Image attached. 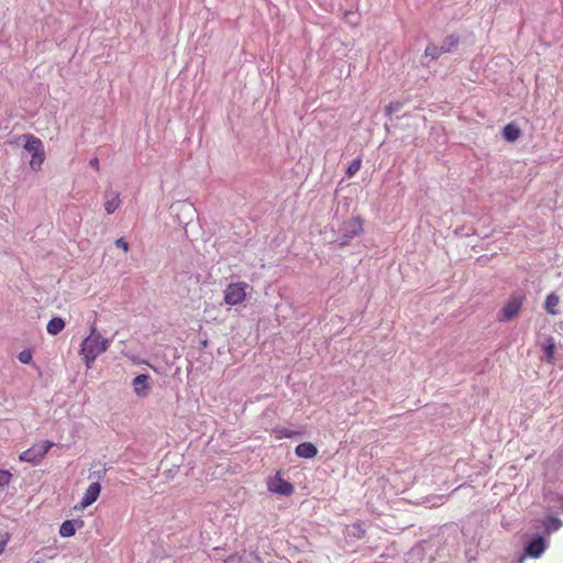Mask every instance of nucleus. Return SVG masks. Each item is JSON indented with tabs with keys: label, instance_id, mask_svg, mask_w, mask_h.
<instances>
[{
	"label": "nucleus",
	"instance_id": "nucleus-4",
	"mask_svg": "<svg viewBox=\"0 0 563 563\" xmlns=\"http://www.w3.org/2000/svg\"><path fill=\"white\" fill-rule=\"evenodd\" d=\"M525 296L514 294L500 310L499 321H510L519 313Z\"/></svg>",
	"mask_w": 563,
	"mask_h": 563
},
{
	"label": "nucleus",
	"instance_id": "nucleus-17",
	"mask_svg": "<svg viewBox=\"0 0 563 563\" xmlns=\"http://www.w3.org/2000/svg\"><path fill=\"white\" fill-rule=\"evenodd\" d=\"M559 302L560 297L555 292L549 294L544 301V310L552 316H556L558 310L555 308L559 305Z\"/></svg>",
	"mask_w": 563,
	"mask_h": 563
},
{
	"label": "nucleus",
	"instance_id": "nucleus-12",
	"mask_svg": "<svg viewBox=\"0 0 563 563\" xmlns=\"http://www.w3.org/2000/svg\"><path fill=\"white\" fill-rule=\"evenodd\" d=\"M76 527H84L82 520H66L59 528V534L63 538H70L76 533Z\"/></svg>",
	"mask_w": 563,
	"mask_h": 563
},
{
	"label": "nucleus",
	"instance_id": "nucleus-32",
	"mask_svg": "<svg viewBox=\"0 0 563 563\" xmlns=\"http://www.w3.org/2000/svg\"><path fill=\"white\" fill-rule=\"evenodd\" d=\"M89 165L95 168V169H99V159L97 157H93L90 159L89 162Z\"/></svg>",
	"mask_w": 563,
	"mask_h": 563
},
{
	"label": "nucleus",
	"instance_id": "nucleus-2",
	"mask_svg": "<svg viewBox=\"0 0 563 563\" xmlns=\"http://www.w3.org/2000/svg\"><path fill=\"white\" fill-rule=\"evenodd\" d=\"M363 232V220L361 217H354L347 221H344L339 229V234L334 242L343 247L349 245L351 240L355 236H360Z\"/></svg>",
	"mask_w": 563,
	"mask_h": 563
},
{
	"label": "nucleus",
	"instance_id": "nucleus-22",
	"mask_svg": "<svg viewBox=\"0 0 563 563\" xmlns=\"http://www.w3.org/2000/svg\"><path fill=\"white\" fill-rule=\"evenodd\" d=\"M362 161L360 157L353 159L351 164L347 166L345 170V175L351 178L353 177L361 168Z\"/></svg>",
	"mask_w": 563,
	"mask_h": 563
},
{
	"label": "nucleus",
	"instance_id": "nucleus-14",
	"mask_svg": "<svg viewBox=\"0 0 563 563\" xmlns=\"http://www.w3.org/2000/svg\"><path fill=\"white\" fill-rule=\"evenodd\" d=\"M501 134H503L504 140H506L507 142L512 143V142L517 141L520 137L521 130L518 126V124H516L514 122H510V123L505 125V128L503 129Z\"/></svg>",
	"mask_w": 563,
	"mask_h": 563
},
{
	"label": "nucleus",
	"instance_id": "nucleus-16",
	"mask_svg": "<svg viewBox=\"0 0 563 563\" xmlns=\"http://www.w3.org/2000/svg\"><path fill=\"white\" fill-rule=\"evenodd\" d=\"M65 328V321L60 317H53L46 327L47 332L51 335L59 334Z\"/></svg>",
	"mask_w": 563,
	"mask_h": 563
},
{
	"label": "nucleus",
	"instance_id": "nucleus-30",
	"mask_svg": "<svg viewBox=\"0 0 563 563\" xmlns=\"http://www.w3.org/2000/svg\"><path fill=\"white\" fill-rule=\"evenodd\" d=\"M9 540H10L9 536H7V537H4V538L0 539V554H2V553H3V551H4V549H5V547H7L8 542H9Z\"/></svg>",
	"mask_w": 563,
	"mask_h": 563
},
{
	"label": "nucleus",
	"instance_id": "nucleus-28",
	"mask_svg": "<svg viewBox=\"0 0 563 563\" xmlns=\"http://www.w3.org/2000/svg\"><path fill=\"white\" fill-rule=\"evenodd\" d=\"M562 456H563V451H556L551 455V457L548 460V462L552 463V464L560 463Z\"/></svg>",
	"mask_w": 563,
	"mask_h": 563
},
{
	"label": "nucleus",
	"instance_id": "nucleus-13",
	"mask_svg": "<svg viewBox=\"0 0 563 563\" xmlns=\"http://www.w3.org/2000/svg\"><path fill=\"white\" fill-rule=\"evenodd\" d=\"M24 137H25L24 150L29 154H31V156H33L35 153H37L44 148L43 142L38 137H36L32 134H25Z\"/></svg>",
	"mask_w": 563,
	"mask_h": 563
},
{
	"label": "nucleus",
	"instance_id": "nucleus-11",
	"mask_svg": "<svg viewBox=\"0 0 563 563\" xmlns=\"http://www.w3.org/2000/svg\"><path fill=\"white\" fill-rule=\"evenodd\" d=\"M104 209L108 214H111L120 205V194L108 189L104 192Z\"/></svg>",
	"mask_w": 563,
	"mask_h": 563
},
{
	"label": "nucleus",
	"instance_id": "nucleus-33",
	"mask_svg": "<svg viewBox=\"0 0 563 563\" xmlns=\"http://www.w3.org/2000/svg\"><path fill=\"white\" fill-rule=\"evenodd\" d=\"M184 207H186L189 211L192 210V207L190 205H184Z\"/></svg>",
	"mask_w": 563,
	"mask_h": 563
},
{
	"label": "nucleus",
	"instance_id": "nucleus-1",
	"mask_svg": "<svg viewBox=\"0 0 563 563\" xmlns=\"http://www.w3.org/2000/svg\"><path fill=\"white\" fill-rule=\"evenodd\" d=\"M109 340L103 339L95 328L91 329V333L81 343V353L86 364L89 366L90 363L95 362L96 357L107 351Z\"/></svg>",
	"mask_w": 563,
	"mask_h": 563
},
{
	"label": "nucleus",
	"instance_id": "nucleus-8",
	"mask_svg": "<svg viewBox=\"0 0 563 563\" xmlns=\"http://www.w3.org/2000/svg\"><path fill=\"white\" fill-rule=\"evenodd\" d=\"M545 550V542L542 537L533 538L526 545L525 553L531 558H539Z\"/></svg>",
	"mask_w": 563,
	"mask_h": 563
},
{
	"label": "nucleus",
	"instance_id": "nucleus-15",
	"mask_svg": "<svg viewBox=\"0 0 563 563\" xmlns=\"http://www.w3.org/2000/svg\"><path fill=\"white\" fill-rule=\"evenodd\" d=\"M459 44L460 36L455 34H450L443 40L440 49H442L444 54L452 53L457 47Z\"/></svg>",
	"mask_w": 563,
	"mask_h": 563
},
{
	"label": "nucleus",
	"instance_id": "nucleus-7",
	"mask_svg": "<svg viewBox=\"0 0 563 563\" xmlns=\"http://www.w3.org/2000/svg\"><path fill=\"white\" fill-rule=\"evenodd\" d=\"M267 488L269 493H292L294 490L292 484L283 479L279 473L268 478Z\"/></svg>",
	"mask_w": 563,
	"mask_h": 563
},
{
	"label": "nucleus",
	"instance_id": "nucleus-9",
	"mask_svg": "<svg viewBox=\"0 0 563 563\" xmlns=\"http://www.w3.org/2000/svg\"><path fill=\"white\" fill-rule=\"evenodd\" d=\"M541 347L544 353V361L549 364H553L556 347L554 339L550 335L544 336Z\"/></svg>",
	"mask_w": 563,
	"mask_h": 563
},
{
	"label": "nucleus",
	"instance_id": "nucleus-18",
	"mask_svg": "<svg viewBox=\"0 0 563 563\" xmlns=\"http://www.w3.org/2000/svg\"><path fill=\"white\" fill-rule=\"evenodd\" d=\"M561 527H562V521L556 517H548L543 521V528L548 534L553 531L559 530Z\"/></svg>",
	"mask_w": 563,
	"mask_h": 563
},
{
	"label": "nucleus",
	"instance_id": "nucleus-23",
	"mask_svg": "<svg viewBox=\"0 0 563 563\" xmlns=\"http://www.w3.org/2000/svg\"><path fill=\"white\" fill-rule=\"evenodd\" d=\"M402 108V103L400 101L390 102L385 107V114L390 117L394 112L400 111Z\"/></svg>",
	"mask_w": 563,
	"mask_h": 563
},
{
	"label": "nucleus",
	"instance_id": "nucleus-25",
	"mask_svg": "<svg viewBox=\"0 0 563 563\" xmlns=\"http://www.w3.org/2000/svg\"><path fill=\"white\" fill-rule=\"evenodd\" d=\"M12 475L7 470H0V488L4 487L11 479Z\"/></svg>",
	"mask_w": 563,
	"mask_h": 563
},
{
	"label": "nucleus",
	"instance_id": "nucleus-20",
	"mask_svg": "<svg viewBox=\"0 0 563 563\" xmlns=\"http://www.w3.org/2000/svg\"><path fill=\"white\" fill-rule=\"evenodd\" d=\"M441 54H444L440 46L430 43L424 49V57H430V59H437Z\"/></svg>",
	"mask_w": 563,
	"mask_h": 563
},
{
	"label": "nucleus",
	"instance_id": "nucleus-3",
	"mask_svg": "<svg viewBox=\"0 0 563 563\" xmlns=\"http://www.w3.org/2000/svg\"><path fill=\"white\" fill-rule=\"evenodd\" d=\"M53 445L54 443L52 441H41L40 443H36L32 448L22 452L20 460L23 462H30L32 464H37Z\"/></svg>",
	"mask_w": 563,
	"mask_h": 563
},
{
	"label": "nucleus",
	"instance_id": "nucleus-31",
	"mask_svg": "<svg viewBox=\"0 0 563 563\" xmlns=\"http://www.w3.org/2000/svg\"><path fill=\"white\" fill-rule=\"evenodd\" d=\"M104 473H106V468L103 466L102 467L100 466V468L95 470L89 477L91 478L93 475H96L97 478H100L101 474H104Z\"/></svg>",
	"mask_w": 563,
	"mask_h": 563
},
{
	"label": "nucleus",
	"instance_id": "nucleus-24",
	"mask_svg": "<svg viewBox=\"0 0 563 563\" xmlns=\"http://www.w3.org/2000/svg\"><path fill=\"white\" fill-rule=\"evenodd\" d=\"M18 360L23 364H29L32 361V352L30 350H23L19 353Z\"/></svg>",
	"mask_w": 563,
	"mask_h": 563
},
{
	"label": "nucleus",
	"instance_id": "nucleus-19",
	"mask_svg": "<svg viewBox=\"0 0 563 563\" xmlns=\"http://www.w3.org/2000/svg\"><path fill=\"white\" fill-rule=\"evenodd\" d=\"M45 159L44 148L35 153L30 161V166L33 170H38Z\"/></svg>",
	"mask_w": 563,
	"mask_h": 563
},
{
	"label": "nucleus",
	"instance_id": "nucleus-10",
	"mask_svg": "<svg viewBox=\"0 0 563 563\" xmlns=\"http://www.w3.org/2000/svg\"><path fill=\"white\" fill-rule=\"evenodd\" d=\"M295 453L302 459H313L318 454V449L311 442H302L296 446Z\"/></svg>",
	"mask_w": 563,
	"mask_h": 563
},
{
	"label": "nucleus",
	"instance_id": "nucleus-26",
	"mask_svg": "<svg viewBox=\"0 0 563 563\" xmlns=\"http://www.w3.org/2000/svg\"><path fill=\"white\" fill-rule=\"evenodd\" d=\"M101 484L100 482L97 479L95 482H92L88 488L86 489V493H100L101 492Z\"/></svg>",
	"mask_w": 563,
	"mask_h": 563
},
{
	"label": "nucleus",
	"instance_id": "nucleus-27",
	"mask_svg": "<svg viewBox=\"0 0 563 563\" xmlns=\"http://www.w3.org/2000/svg\"><path fill=\"white\" fill-rule=\"evenodd\" d=\"M114 243L117 247L122 249L124 252L129 251V243L123 238L117 239Z\"/></svg>",
	"mask_w": 563,
	"mask_h": 563
},
{
	"label": "nucleus",
	"instance_id": "nucleus-6",
	"mask_svg": "<svg viewBox=\"0 0 563 563\" xmlns=\"http://www.w3.org/2000/svg\"><path fill=\"white\" fill-rule=\"evenodd\" d=\"M151 376L148 374H139L132 382L133 390L140 398H145L151 391Z\"/></svg>",
	"mask_w": 563,
	"mask_h": 563
},
{
	"label": "nucleus",
	"instance_id": "nucleus-29",
	"mask_svg": "<svg viewBox=\"0 0 563 563\" xmlns=\"http://www.w3.org/2000/svg\"><path fill=\"white\" fill-rule=\"evenodd\" d=\"M278 432L280 433L278 438H291L294 434H296V432L289 431L287 429H282Z\"/></svg>",
	"mask_w": 563,
	"mask_h": 563
},
{
	"label": "nucleus",
	"instance_id": "nucleus-21",
	"mask_svg": "<svg viewBox=\"0 0 563 563\" xmlns=\"http://www.w3.org/2000/svg\"><path fill=\"white\" fill-rule=\"evenodd\" d=\"M99 495H86L82 501L79 505L74 506L75 511H81L88 506L92 505Z\"/></svg>",
	"mask_w": 563,
	"mask_h": 563
},
{
	"label": "nucleus",
	"instance_id": "nucleus-5",
	"mask_svg": "<svg viewBox=\"0 0 563 563\" xmlns=\"http://www.w3.org/2000/svg\"><path fill=\"white\" fill-rule=\"evenodd\" d=\"M247 285L244 283H232L224 290V301L230 306L241 303L246 297Z\"/></svg>",
	"mask_w": 563,
	"mask_h": 563
}]
</instances>
